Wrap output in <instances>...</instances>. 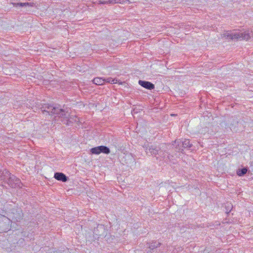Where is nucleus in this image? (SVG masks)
Segmentation results:
<instances>
[{
	"mask_svg": "<svg viewBox=\"0 0 253 253\" xmlns=\"http://www.w3.org/2000/svg\"><path fill=\"white\" fill-rule=\"evenodd\" d=\"M161 65H162V66H164V62L163 61H161Z\"/></svg>",
	"mask_w": 253,
	"mask_h": 253,
	"instance_id": "22",
	"label": "nucleus"
},
{
	"mask_svg": "<svg viewBox=\"0 0 253 253\" xmlns=\"http://www.w3.org/2000/svg\"><path fill=\"white\" fill-rule=\"evenodd\" d=\"M155 247H156V246H152V245H151V246H150V247H149V248H150L151 250L154 249Z\"/></svg>",
	"mask_w": 253,
	"mask_h": 253,
	"instance_id": "21",
	"label": "nucleus"
},
{
	"mask_svg": "<svg viewBox=\"0 0 253 253\" xmlns=\"http://www.w3.org/2000/svg\"><path fill=\"white\" fill-rule=\"evenodd\" d=\"M42 111L46 112L48 115L56 114L59 117L61 118V122L64 124L70 125V123L74 122H78V119L76 116H71L68 111L60 108L58 107L54 106L48 104H44L41 107Z\"/></svg>",
	"mask_w": 253,
	"mask_h": 253,
	"instance_id": "1",
	"label": "nucleus"
},
{
	"mask_svg": "<svg viewBox=\"0 0 253 253\" xmlns=\"http://www.w3.org/2000/svg\"><path fill=\"white\" fill-rule=\"evenodd\" d=\"M174 143L177 144V145L179 146L180 144H182V147L183 148H190L192 144L190 143V140L186 139H179L174 141Z\"/></svg>",
	"mask_w": 253,
	"mask_h": 253,
	"instance_id": "5",
	"label": "nucleus"
},
{
	"mask_svg": "<svg viewBox=\"0 0 253 253\" xmlns=\"http://www.w3.org/2000/svg\"><path fill=\"white\" fill-rule=\"evenodd\" d=\"M241 34H249V35L250 36L249 38L247 40H246V41L249 40V39H253V33H251V34H250L249 33H246V32H244V33H241Z\"/></svg>",
	"mask_w": 253,
	"mask_h": 253,
	"instance_id": "16",
	"label": "nucleus"
},
{
	"mask_svg": "<svg viewBox=\"0 0 253 253\" xmlns=\"http://www.w3.org/2000/svg\"><path fill=\"white\" fill-rule=\"evenodd\" d=\"M92 82L96 85H102L105 83V79L102 78H95L93 80Z\"/></svg>",
	"mask_w": 253,
	"mask_h": 253,
	"instance_id": "11",
	"label": "nucleus"
},
{
	"mask_svg": "<svg viewBox=\"0 0 253 253\" xmlns=\"http://www.w3.org/2000/svg\"><path fill=\"white\" fill-rule=\"evenodd\" d=\"M138 83L141 86L146 89L150 90L154 88V84L149 82L139 80Z\"/></svg>",
	"mask_w": 253,
	"mask_h": 253,
	"instance_id": "6",
	"label": "nucleus"
},
{
	"mask_svg": "<svg viewBox=\"0 0 253 253\" xmlns=\"http://www.w3.org/2000/svg\"><path fill=\"white\" fill-rule=\"evenodd\" d=\"M146 153L148 155L150 154L151 155L156 157V155L158 154V150L155 148L150 147L148 149H147Z\"/></svg>",
	"mask_w": 253,
	"mask_h": 253,
	"instance_id": "12",
	"label": "nucleus"
},
{
	"mask_svg": "<svg viewBox=\"0 0 253 253\" xmlns=\"http://www.w3.org/2000/svg\"><path fill=\"white\" fill-rule=\"evenodd\" d=\"M54 177L57 180L61 181L62 182H66L68 180V177L62 172H55L54 173Z\"/></svg>",
	"mask_w": 253,
	"mask_h": 253,
	"instance_id": "7",
	"label": "nucleus"
},
{
	"mask_svg": "<svg viewBox=\"0 0 253 253\" xmlns=\"http://www.w3.org/2000/svg\"><path fill=\"white\" fill-rule=\"evenodd\" d=\"M99 4H108V1L99 0Z\"/></svg>",
	"mask_w": 253,
	"mask_h": 253,
	"instance_id": "17",
	"label": "nucleus"
},
{
	"mask_svg": "<svg viewBox=\"0 0 253 253\" xmlns=\"http://www.w3.org/2000/svg\"><path fill=\"white\" fill-rule=\"evenodd\" d=\"M92 154L98 155L101 153L108 154L110 152L109 148L105 146H99L90 149Z\"/></svg>",
	"mask_w": 253,
	"mask_h": 253,
	"instance_id": "4",
	"label": "nucleus"
},
{
	"mask_svg": "<svg viewBox=\"0 0 253 253\" xmlns=\"http://www.w3.org/2000/svg\"><path fill=\"white\" fill-rule=\"evenodd\" d=\"M248 171L247 167H244L242 169H239L237 170V174L239 176H243L245 175Z\"/></svg>",
	"mask_w": 253,
	"mask_h": 253,
	"instance_id": "8",
	"label": "nucleus"
},
{
	"mask_svg": "<svg viewBox=\"0 0 253 253\" xmlns=\"http://www.w3.org/2000/svg\"><path fill=\"white\" fill-rule=\"evenodd\" d=\"M117 80L115 79H112L111 78H108L106 79H105V82L109 83L111 84H114L117 83Z\"/></svg>",
	"mask_w": 253,
	"mask_h": 253,
	"instance_id": "13",
	"label": "nucleus"
},
{
	"mask_svg": "<svg viewBox=\"0 0 253 253\" xmlns=\"http://www.w3.org/2000/svg\"><path fill=\"white\" fill-rule=\"evenodd\" d=\"M121 0H114L115 3H120Z\"/></svg>",
	"mask_w": 253,
	"mask_h": 253,
	"instance_id": "20",
	"label": "nucleus"
},
{
	"mask_svg": "<svg viewBox=\"0 0 253 253\" xmlns=\"http://www.w3.org/2000/svg\"><path fill=\"white\" fill-rule=\"evenodd\" d=\"M29 4V3L28 2H26V3L20 2V3H17L16 4V6H24L28 5Z\"/></svg>",
	"mask_w": 253,
	"mask_h": 253,
	"instance_id": "15",
	"label": "nucleus"
},
{
	"mask_svg": "<svg viewBox=\"0 0 253 253\" xmlns=\"http://www.w3.org/2000/svg\"><path fill=\"white\" fill-rule=\"evenodd\" d=\"M249 36L248 34H241V33H233L230 31H227L221 35L222 38L237 40H247L249 38Z\"/></svg>",
	"mask_w": 253,
	"mask_h": 253,
	"instance_id": "3",
	"label": "nucleus"
},
{
	"mask_svg": "<svg viewBox=\"0 0 253 253\" xmlns=\"http://www.w3.org/2000/svg\"><path fill=\"white\" fill-rule=\"evenodd\" d=\"M162 151H161V152H159V156L160 155V156L161 157H163L164 158V159H167L168 158V159H169V154H168V152H163V154H162Z\"/></svg>",
	"mask_w": 253,
	"mask_h": 253,
	"instance_id": "14",
	"label": "nucleus"
},
{
	"mask_svg": "<svg viewBox=\"0 0 253 253\" xmlns=\"http://www.w3.org/2000/svg\"><path fill=\"white\" fill-rule=\"evenodd\" d=\"M0 177L1 180H3L12 188L21 187L22 183L20 180L15 175L11 174L6 169L0 171Z\"/></svg>",
	"mask_w": 253,
	"mask_h": 253,
	"instance_id": "2",
	"label": "nucleus"
},
{
	"mask_svg": "<svg viewBox=\"0 0 253 253\" xmlns=\"http://www.w3.org/2000/svg\"><path fill=\"white\" fill-rule=\"evenodd\" d=\"M168 146L169 147H175V151L177 152H182L183 150V148L182 147V144H180L179 146L177 145V144L174 143V141L171 145H168Z\"/></svg>",
	"mask_w": 253,
	"mask_h": 253,
	"instance_id": "9",
	"label": "nucleus"
},
{
	"mask_svg": "<svg viewBox=\"0 0 253 253\" xmlns=\"http://www.w3.org/2000/svg\"><path fill=\"white\" fill-rule=\"evenodd\" d=\"M124 158L126 160V164H130L131 163H133L134 161V158H133V156L130 154H126L124 156Z\"/></svg>",
	"mask_w": 253,
	"mask_h": 253,
	"instance_id": "10",
	"label": "nucleus"
},
{
	"mask_svg": "<svg viewBox=\"0 0 253 253\" xmlns=\"http://www.w3.org/2000/svg\"><path fill=\"white\" fill-rule=\"evenodd\" d=\"M108 3L113 4V3H114V0H108Z\"/></svg>",
	"mask_w": 253,
	"mask_h": 253,
	"instance_id": "19",
	"label": "nucleus"
},
{
	"mask_svg": "<svg viewBox=\"0 0 253 253\" xmlns=\"http://www.w3.org/2000/svg\"><path fill=\"white\" fill-rule=\"evenodd\" d=\"M126 1H128L129 2V3H130V1L129 0H120V3L121 4H124L125 3Z\"/></svg>",
	"mask_w": 253,
	"mask_h": 253,
	"instance_id": "18",
	"label": "nucleus"
}]
</instances>
